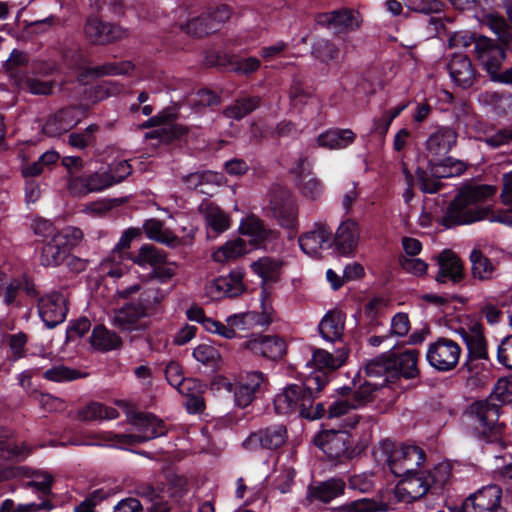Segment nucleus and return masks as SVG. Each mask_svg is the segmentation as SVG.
I'll return each instance as SVG.
<instances>
[{
  "label": "nucleus",
  "instance_id": "64",
  "mask_svg": "<svg viewBox=\"0 0 512 512\" xmlns=\"http://www.w3.org/2000/svg\"><path fill=\"white\" fill-rule=\"evenodd\" d=\"M87 179L90 193L102 191L103 189L113 185L110 173L106 171L95 172L87 176Z\"/></svg>",
  "mask_w": 512,
  "mask_h": 512
},
{
  "label": "nucleus",
  "instance_id": "46",
  "mask_svg": "<svg viewBox=\"0 0 512 512\" xmlns=\"http://www.w3.org/2000/svg\"><path fill=\"white\" fill-rule=\"evenodd\" d=\"M144 231L149 239L155 240L167 245H173L177 241V237L163 224L155 219H150L144 224Z\"/></svg>",
  "mask_w": 512,
  "mask_h": 512
},
{
  "label": "nucleus",
  "instance_id": "20",
  "mask_svg": "<svg viewBox=\"0 0 512 512\" xmlns=\"http://www.w3.org/2000/svg\"><path fill=\"white\" fill-rule=\"evenodd\" d=\"M439 270L435 277L438 283L457 284L464 279V266L459 256L451 250H443L436 257Z\"/></svg>",
  "mask_w": 512,
  "mask_h": 512
},
{
  "label": "nucleus",
  "instance_id": "54",
  "mask_svg": "<svg viewBox=\"0 0 512 512\" xmlns=\"http://www.w3.org/2000/svg\"><path fill=\"white\" fill-rule=\"evenodd\" d=\"M187 133V129L180 125L165 124L147 134L149 138H159L162 142H171Z\"/></svg>",
  "mask_w": 512,
  "mask_h": 512
},
{
  "label": "nucleus",
  "instance_id": "1",
  "mask_svg": "<svg viewBox=\"0 0 512 512\" xmlns=\"http://www.w3.org/2000/svg\"><path fill=\"white\" fill-rule=\"evenodd\" d=\"M327 383L328 377L325 373L314 372L306 377L302 384L288 385L274 398L277 413H298L309 420L322 417L325 413L324 405H314V399Z\"/></svg>",
  "mask_w": 512,
  "mask_h": 512
},
{
  "label": "nucleus",
  "instance_id": "7",
  "mask_svg": "<svg viewBox=\"0 0 512 512\" xmlns=\"http://www.w3.org/2000/svg\"><path fill=\"white\" fill-rule=\"evenodd\" d=\"M85 38L92 44L106 45L126 39L129 30L113 23H106L96 16L89 17L83 28Z\"/></svg>",
  "mask_w": 512,
  "mask_h": 512
},
{
  "label": "nucleus",
  "instance_id": "51",
  "mask_svg": "<svg viewBox=\"0 0 512 512\" xmlns=\"http://www.w3.org/2000/svg\"><path fill=\"white\" fill-rule=\"evenodd\" d=\"M54 235L67 251L78 246L84 237L82 230L74 226H68L61 231H56Z\"/></svg>",
  "mask_w": 512,
  "mask_h": 512
},
{
  "label": "nucleus",
  "instance_id": "6",
  "mask_svg": "<svg viewBox=\"0 0 512 512\" xmlns=\"http://www.w3.org/2000/svg\"><path fill=\"white\" fill-rule=\"evenodd\" d=\"M424 460V451L414 445L396 447L390 452L386 459L391 472L397 477L416 472Z\"/></svg>",
  "mask_w": 512,
  "mask_h": 512
},
{
  "label": "nucleus",
  "instance_id": "12",
  "mask_svg": "<svg viewBox=\"0 0 512 512\" xmlns=\"http://www.w3.org/2000/svg\"><path fill=\"white\" fill-rule=\"evenodd\" d=\"M458 139L457 132L447 126L438 127L432 132L426 142L425 150L429 157V165L435 161H440L456 145Z\"/></svg>",
  "mask_w": 512,
  "mask_h": 512
},
{
  "label": "nucleus",
  "instance_id": "59",
  "mask_svg": "<svg viewBox=\"0 0 512 512\" xmlns=\"http://www.w3.org/2000/svg\"><path fill=\"white\" fill-rule=\"evenodd\" d=\"M190 104L194 107H210L220 103V97L208 89H200L193 95Z\"/></svg>",
  "mask_w": 512,
  "mask_h": 512
},
{
  "label": "nucleus",
  "instance_id": "58",
  "mask_svg": "<svg viewBox=\"0 0 512 512\" xmlns=\"http://www.w3.org/2000/svg\"><path fill=\"white\" fill-rule=\"evenodd\" d=\"M405 6L419 13H438L443 8V3L438 0H403Z\"/></svg>",
  "mask_w": 512,
  "mask_h": 512
},
{
  "label": "nucleus",
  "instance_id": "45",
  "mask_svg": "<svg viewBox=\"0 0 512 512\" xmlns=\"http://www.w3.org/2000/svg\"><path fill=\"white\" fill-rule=\"evenodd\" d=\"M21 80V83H16L14 86L19 90H27L34 95H50L55 86L54 81L40 80L28 74L22 77Z\"/></svg>",
  "mask_w": 512,
  "mask_h": 512
},
{
  "label": "nucleus",
  "instance_id": "26",
  "mask_svg": "<svg viewBox=\"0 0 512 512\" xmlns=\"http://www.w3.org/2000/svg\"><path fill=\"white\" fill-rule=\"evenodd\" d=\"M452 81L461 88H469L476 79L473 64L466 55L455 54L448 64Z\"/></svg>",
  "mask_w": 512,
  "mask_h": 512
},
{
  "label": "nucleus",
  "instance_id": "43",
  "mask_svg": "<svg viewBox=\"0 0 512 512\" xmlns=\"http://www.w3.org/2000/svg\"><path fill=\"white\" fill-rule=\"evenodd\" d=\"M247 252L246 243L243 239L237 238L226 242L213 253L216 262H228L241 257Z\"/></svg>",
  "mask_w": 512,
  "mask_h": 512
},
{
  "label": "nucleus",
  "instance_id": "39",
  "mask_svg": "<svg viewBox=\"0 0 512 512\" xmlns=\"http://www.w3.org/2000/svg\"><path fill=\"white\" fill-rule=\"evenodd\" d=\"M29 63V56L27 53L14 49L9 58L5 61L3 67L8 74L12 84L21 83V78L27 73L19 70L21 67H26Z\"/></svg>",
  "mask_w": 512,
  "mask_h": 512
},
{
  "label": "nucleus",
  "instance_id": "56",
  "mask_svg": "<svg viewBox=\"0 0 512 512\" xmlns=\"http://www.w3.org/2000/svg\"><path fill=\"white\" fill-rule=\"evenodd\" d=\"M43 377L54 382L71 381L80 377V373L63 365L54 366L43 373Z\"/></svg>",
  "mask_w": 512,
  "mask_h": 512
},
{
  "label": "nucleus",
  "instance_id": "48",
  "mask_svg": "<svg viewBox=\"0 0 512 512\" xmlns=\"http://www.w3.org/2000/svg\"><path fill=\"white\" fill-rule=\"evenodd\" d=\"M119 415L115 408L106 407L100 403H91L79 411V418L84 421L97 419H115Z\"/></svg>",
  "mask_w": 512,
  "mask_h": 512
},
{
  "label": "nucleus",
  "instance_id": "8",
  "mask_svg": "<svg viewBox=\"0 0 512 512\" xmlns=\"http://www.w3.org/2000/svg\"><path fill=\"white\" fill-rule=\"evenodd\" d=\"M391 492V502L411 503L423 497L431 488V483L424 473L418 471L401 476Z\"/></svg>",
  "mask_w": 512,
  "mask_h": 512
},
{
  "label": "nucleus",
  "instance_id": "62",
  "mask_svg": "<svg viewBox=\"0 0 512 512\" xmlns=\"http://www.w3.org/2000/svg\"><path fill=\"white\" fill-rule=\"evenodd\" d=\"M498 362L512 370V335L505 337L497 348Z\"/></svg>",
  "mask_w": 512,
  "mask_h": 512
},
{
  "label": "nucleus",
  "instance_id": "5",
  "mask_svg": "<svg viewBox=\"0 0 512 512\" xmlns=\"http://www.w3.org/2000/svg\"><path fill=\"white\" fill-rule=\"evenodd\" d=\"M141 301L127 303L114 311L113 325L121 332H143L148 329L147 308L143 301L144 293L140 294Z\"/></svg>",
  "mask_w": 512,
  "mask_h": 512
},
{
  "label": "nucleus",
  "instance_id": "22",
  "mask_svg": "<svg viewBox=\"0 0 512 512\" xmlns=\"http://www.w3.org/2000/svg\"><path fill=\"white\" fill-rule=\"evenodd\" d=\"M471 279L486 283L497 279L499 275L498 262L488 258L480 249L474 248L469 255Z\"/></svg>",
  "mask_w": 512,
  "mask_h": 512
},
{
  "label": "nucleus",
  "instance_id": "40",
  "mask_svg": "<svg viewBox=\"0 0 512 512\" xmlns=\"http://www.w3.org/2000/svg\"><path fill=\"white\" fill-rule=\"evenodd\" d=\"M91 345L100 351H109L118 348L121 345V339L113 332L106 329L104 326H97L94 328L91 337Z\"/></svg>",
  "mask_w": 512,
  "mask_h": 512
},
{
  "label": "nucleus",
  "instance_id": "60",
  "mask_svg": "<svg viewBox=\"0 0 512 512\" xmlns=\"http://www.w3.org/2000/svg\"><path fill=\"white\" fill-rule=\"evenodd\" d=\"M33 478L31 481L27 482L26 487L35 488L38 491H41L44 494H49L51 490V484L53 482V477L46 471H34L31 474Z\"/></svg>",
  "mask_w": 512,
  "mask_h": 512
},
{
  "label": "nucleus",
  "instance_id": "29",
  "mask_svg": "<svg viewBox=\"0 0 512 512\" xmlns=\"http://www.w3.org/2000/svg\"><path fill=\"white\" fill-rule=\"evenodd\" d=\"M239 230L242 235L249 237L250 242L255 246H260L268 239L277 238V233L266 228L263 222L255 216L243 219Z\"/></svg>",
  "mask_w": 512,
  "mask_h": 512
},
{
  "label": "nucleus",
  "instance_id": "30",
  "mask_svg": "<svg viewBox=\"0 0 512 512\" xmlns=\"http://www.w3.org/2000/svg\"><path fill=\"white\" fill-rule=\"evenodd\" d=\"M356 139V134L351 129H329L321 133L317 139V145L325 149H344Z\"/></svg>",
  "mask_w": 512,
  "mask_h": 512
},
{
  "label": "nucleus",
  "instance_id": "2",
  "mask_svg": "<svg viewBox=\"0 0 512 512\" xmlns=\"http://www.w3.org/2000/svg\"><path fill=\"white\" fill-rule=\"evenodd\" d=\"M497 189L492 185L469 186L460 193L449 204L442 224L447 228L455 225L470 224L487 218L490 214V207L484 206L483 202L494 196Z\"/></svg>",
  "mask_w": 512,
  "mask_h": 512
},
{
  "label": "nucleus",
  "instance_id": "25",
  "mask_svg": "<svg viewBox=\"0 0 512 512\" xmlns=\"http://www.w3.org/2000/svg\"><path fill=\"white\" fill-rule=\"evenodd\" d=\"M315 20L318 24L332 27L337 32L354 30L360 25L359 14L349 9L321 13L316 16Z\"/></svg>",
  "mask_w": 512,
  "mask_h": 512
},
{
  "label": "nucleus",
  "instance_id": "41",
  "mask_svg": "<svg viewBox=\"0 0 512 512\" xmlns=\"http://www.w3.org/2000/svg\"><path fill=\"white\" fill-rule=\"evenodd\" d=\"M431 168L432 174L436 178H449L454 176L461 175L467 168V165L457 159H453L451 157L445 158L440 161H435L429 165Z\"/></svg>",
  "mask_w": 512,
  "mask_h": 512
},
{
  "label": "nucleus",
  "instance_id": "17",
  "mask_svg": "<svg viewBox=\"0 0 512 512\" xmlns=\"http://www.w3.org/2000/svg\"><path fill=\"white\" fill-rule=\"evenodd\" d=\"M231 16V8L220 5L207 15L188 21L186 32L194 36H203L217 30V25L225 23Z\"/></svg>",
  "mask_w": 512,
  "mask_h": 512
},
{
  "label": "nucleus",
  "instance_id": "28",
  "mask_svg": "<svg viewBox=\"0 0 512 512\" xmlns=\"http://www.w3.org/2000/svg\"><path fill=\"white\" fill-rule=\"evenodd\" d=\"M346 484L340 478H330L308 488L307 498L323 503H329L333 499L344 494Z\"/></svg>",
  "mask_w": 512,
  "mask_h": 512
},
{
  "label": "nucleus",
  "instance_id": "33",
  "mask_svg": "<svg viewBox=\"0 0 512 512\" xmlns=\"http://www.w3.org/2000/svg\"><path fill=\"white\" fill-rule=\"evenodd\" d=\"M345 317L340 311H330L319 324V332L327 341H335L341 338L344 331Z\"/></svg>",
  "mask_w": 512,
  "mask_h": 512
},
{
  "label": "nucleus",
  "instance_id": "13",
  "mask_svg": "<svg viewBox=\"0 0 512 512\" xmlns=\"http://www.w3.org/2000/svg\"><path fill=\"white\" fill-rule=\"evenodd\" d=\"M474 50L479 62L489 75L502 67L505 52L495 40L486 36H478L475 40Z\"/></svg>",
  "mask_w": 512,
  "mask_h": 512
},
{
  "label": "nucleus",
  "instance_id": "57",
  "mask_svg": "<svg viewBox=\"0 0 512 512\" xmlns=\"http://www.w3.org/2000/svg\"><path fill=\"white\" fill-rule=\"evenodd\" d=\"M243 276L244 273L241 269L233 270L227 276H221V279L227 284L225 290L228 297H236L244 291Z\"/></svg>",
  "mask_w": 512,
  "mask_h": 512
},
{
  "label": "nucleus",
  "instance_id": "27",
  "mask_svg": "<svg viewBox=\"0 0 512 512\" xmlns=\"http://www.w3.org/2000/svg\"><path fill=\"white\" fill-rule=\"evenodd\" d=\"M359 236V226L356 221L352 219L343 221L335 233V244L338 251L343 255L351 254L358 245Z\"/></svg>",
  "mask_w": 512,
  "mask_h": 512
},
{
  "label": "nucleus",
  "instance_id": "47",
  "mask_svg": "<svg viewBox=\"0 0 512 512\" xmlns=\"http://www.w3.org/2000/svg\"><path fill=\"white\" fill-rule=\"evenodd\" d=\"M134 65L130 61L108 62L87 70V74L95 77L125 75L133 71Z\"/></svg>",
  "mask_w": 512,
  "mask_h": 512
},
{
  "label": "nucleus",
  "instance_id": "4",
  "mask_svg": "<svg viewBox=\"0 0 512 512\" xmlns=\"http://www.w3.org/2000/svg\"><path fill=\"white\" fill-rule=\"evenodd\" d=\"M461 352L458 343L441 337L428 345L426 359L435 370L448 372L457 366Z\"/></svg>",
  "mask_w": 512,
  "mask_h": 512
},
{
  "label": "nucleus",
  "instance_id": "3",
  "mask_svg": "<svg viewBox=\"0 0 512 512\" xmlns=\"http://www.w3.org/2000/svg\"><path fill=\"white\" fill-rule=\"evenodd\" d=\"M467 416L470 425L486 442L503 447L502 435L505 425L499 422V406L488 400L477 401L469 406Z\"/></svg>",
  "mask_w": 512,
  "mask_h": 512
},
{
  "label": "nucleus",
  "instance_id": "36",
  "mask_svg": "<svg viewBox=\"0 0 512 512\" xmlns=\"http://www.w3.org/2000/svg\"><path fill=\"white\" fill-rule=\"evenodd\" d=\"M165 375L169 384L176 387L180 393H186L187 391L201 387L197 380L184 378L183 370L177 362L171 361L167 364Z\"/></svg>",
  "mask_w": 512,
  "mask_h": 512
},
{
  "label": "nucleus",
  "instance_id": "35",
  "mask_svg": "<svg viewBox=\"0 0 512 512\" xmlns=\"http://www.w3.org/2000/svg\"><path fill=\"white\" fill-rule=\"evenodd\" d=\"M378 390L379 384L365 381L358 386L354 384L353 391H351L350 387L342 388V396H349L353 402L352 406L357 409L371 402Z\"/></svg>",
  "mask_w": 512,
  "mask_h": 512
},
{
  "label": "nucleus",
  "instance_id": "21",
  "mask_svg": "<svg viewBox=\"0 0 512 512\" xmlns=\"http://www.w3.org/2000/svg\"><path fill=\"white\" fill-rule=\"evenodd\" d=\"M332 230L322 222H317L312 229L299 237V245L307 255H317L322 249L329 247Z\"/></svg>",
  "mask_w": 512,
  "mask_h": 512
},
{
  "label": "nucleus",
  "instance_id": "49",
  "mask_svg": "<svg viewBox=\"0 0 512 512\" xmlns=\"http://www.w3.org/2000/svg\"><path fill=\"white\" fill-rule=\"evenodd\" d=\"M386 504H378L376 501L362 498L355 500L334 509V512H377L386 511Z\"/></svg>",
  "mask_w": 512,
  "mask_h": 512
},
{
  "label": "nucleus",
  "instance_id": "32",
  "mask_svg": "<svg viewBox=\"0 0 512 512\" xmlns=\"http://www.w3.org/2000/svg\"><path fill=\"white\" fill-rule=\"evenodd\" d=\"M347 355L344 349H338L335 353H329L324 349H315L311 362L318 369L317 372L324 373L323 370L334 371L340 368L345 363Z\"/></svg>",
  "mask_w": 512,
  "mask_h": 512
},
{
  "label": "nucleus",
  "instance_id": "44",
  "mask_svg": "<svg viewBox=\"0 0 512 512\" xmlns=\"http://www.w3.org/2000/svg\"><path fill=\"white\" fill-rule=\"evenodd\" d=\"M259 97H247L237 100L223 111L227 118L240 120L259 107Z\"/></svg>",
  "mask_w": 512,
  "mask_h": 512
},
{
  "label": "nucleus",
  "instance_id": "11",
  "mask_svg": "<svg viewBox=\"0 0 512 512\" xmlns=\"http://www.w3.org/2000/svg\"><path fill=\"white\" fill-rule=\"evenodd\" d=\"M458 333L468 349L469 360L464 366L471 371L472 360L488 359V346L483 333V326L480 322L473 320L466 327H461Z\"/></svg>",
  "mask_w": 512,
  "mask_h": 512
},
{
  "label": "nucleus",
  "instance_id": "37",
  "mask_svg": "<svg viewBox=\"0 0 512 512\" xmlns=\"http://www.w3.org/2000/svg\"><path fill=\"white\" fill-rule=\"evenodd\" d=\"M267 292L265 289L261 293V308L262 312H246L244 313V322L248 330L256 327H263L271 324L273 321V308L269 302H267Z\"/></svg>",
  "mask_w": 512,
  "mask_h": 512
},
{
  "label": "nucleus",
  "instance_id": "16",
  "mask_svg": "<svg viewBox=\"0 0 512 512\" xmlns=\"http://www.w3.org/2000/svg\"><path fill=\"white\" fill-rule=\"evenodd\" d=\"M315 444L331 459H340L349 453L350 435L345 431H323L315 437Z\"/></svg>",
  "mask_w": 512,
  "mask_h": 512
},
{
  "label": "nucleus",
  "instance_id": "9",
  "mask_svg": "<svg viewBox=\"0 0 512 512\" xmlns=\"http://www.w3.org/2000/svg\"><path fill=\"white\" fill-rule=\"evenodd\" d=\"M131 423L136 427L137 435H115L119 442L139 443L160 437L166 434L163 422L151 414L138 413L132 417Z\"/></svg>",
  "mask_w": 512,
  "mask_h": 512
},
{
  "label": "nucleus",
  "instance_id": "42",
  "mask_svg": "<svg viewBox=\"0 0 512 512\" xmlns=\"http://www.w3.org/2000/svg\"><path fill=\"white\" fill-rule=\"evenodd\" d=\"M283 263L278 259L262 257L251 264L255 274L266 281H276L278 279Z\"/></svg>",
  "mask_w": 512,
  "mask_h": 512
},
{
  "label": "nucleus",
  "instance_id": "34",
  "mask_svg": "<svg viewBox=\"0 0 512 512\" xmlns=\"http://www.w3.org/2000/svg\"><path fill=\"white\" fill-rule=\"evenodd\" d=\"M68 256L67 249L53 234L52 238L42 247L40 263L44 267L59 266Z\"/></svg>",
  "mask_w": 512,
  "mask_h": 512
},
{
  "label": "nucleus",
  "instance_id": "53",
  "mask_svg": "<svg viewBox=\"0 0 512 512\" xmlns=\"http://www.w3.org/2000/svg\"><path fill=\"white\" fill-rule=\"evenodd\" d=\"M312 53L322 62H328L338 57L339 49L326 39H318L312 46Z\"/></svg>",
  "mask_w": 512,
  "mask_h": 512
},
{
  "label": "nucleus",
  "instance_id": "52",
  "mask_svg": "<svg viewBox=\"0 0 512 512\" xmlns=\"http://www.w3.org/2000/svg\"><path fill=\"white\" fill-rule=\"evenodd\" d=\"M392 368L393 362L391 358L378 357L370 360L365 365L364 372L368 377H386Z\"/></svg>",
  "mask_w": 512,
  "mask_h": 512
},
{
  "label": "nucleus",
  "instance_id": "55",
  "mask_svg": "<svg viewBox=\"0 0 512 512\" xmlns=\"http://www.w3.org/2000/svg\"><path fill=\"white\" fill-rule=\"evenodd\" d=\"M451 477V466L448 462H441L434 466L433 470L430 471L426 478L431 483L432 486L443 487Z\"/></svg>",
  "mask_w": 512,
  "mask_h": 512
},
{
  "label": "nucleus",
  "instance_id": "24",
  "mask_svg": "<svg viewBox=\"0 0 512 512\" xmlns=\"http://www.w3.org/2000/svg\"><path fill=\"white\" fill-rule=\"evenodd\" d=\"M265 382V376L258 371L247 372L242 377L234 390L235 401L239 407H247L261 391Z\"/></svg>",
  "mask_w": 512,
  "mask_h": 512
},
{
  "label": "nucleus",
  "instance_id": "14",
  "mask_svg": "<svg viewBox=\"0 0 512 512\" xmlns=\"http://www.w3.org/2000/svg\"><path fill=\"white\" fill-rule=\"evenodd\" d=\"M82 115L83 111L79 107L62 108L48 117L42 132L49 137L60 136L76 126L81 121Z\"/></svg>",
  "mask_w": 512,
  "mask_h": 512
},
{
  "label": "nucleus",
  "instance_id": "23",
  "mask_svg": "<svg viewBox=\"0 0 512 512\" xmlns=\"http://www.w3.org/2000/svg\"><path fill=\"white\" fill-rule=\"evenodd\" d=\"M245 347L256 355L277 360L286 354V343L278 336L260 335L245 343Z\"/></svg>",
  "mask_w": 512,
  "mask_h": 512
},
{
  "label": "nucleus",
  "instance_id": "38",
  "mask_svg": "<svg viewBox=\"0 0 512 512\" xmlns=\"http://www.w3.org/2000/svg\"><path fill=\"white\" fill-rule=\"evenodd\" d=\"M419 352L415 349L406 350L392 359L393 367H397L405 378H415L419 374Z\"/></svg>",
  "mask_w": 512,
  "mask_h": 512
},
{
  "label": "nucleus",
  "instance_id": "61",
  "mask_svg": "<svg viewBox=\"0 0 512 512\" xmlns=\"http://www.w3.org/2000/svg\"><path fill=\"white\" fill-rule=\"evenodd\" d=\"M399 263L406 272L417 276L426 274L428 268V264L424 260L416 258L415 256H401L399 258Z\"/></svg>",
  "mask_w": 512,
  "mask_h": 512
},
{
  "label": "nucleus",
  "instance_id": "15",
  "mask_svg": "<svg viewBox=\"0 0 512 512\" xmlns=\"http://www.w3.org/2000/svg\"><path fill=\"white\" fill-rule=\"evenodd\" d=\"M502 489L497 485H487L463 502L465 512H498Z\"/></svg>",
  "mask_w": 512,
  "mask_h": 512
},
{
  "label": "nucleus",
  "instance_id": "10",
  "mask_svg": "<svg viewBox=\"0 0 512 512\" xmlns=\"http://www.w3.org/2000/svg\"><path fill=\"white\" fill-rule=\"evenodd\" d=\"M270 207L279 223L290 229L297 225V207L291 193L281 187L271 191Z\"/></svg>",
  "mask_w": 512,
  "mask_h": 512
},
{
  "label": "nucleus",
  "instance_id": "18",
  "mask_svg": "<svg viewBox=\"0 0 512 512\" xmlns=\"http://www.w3.org/2000/svg\"><path fill=\"white\" fill-rule=\"evenodd\" d=\"M38 309L45 325L48 328H54L66 318V298L59 292H53L40 299Z\"/></svg>",
  "mask_w": 512,
  "mask_h": 512
},
{
  "label": "nucleus",
  "instance_id": "50",
  "mask_svg": "<svg viewBox=\"0 0 512 512\" xmlns=\"http://www.w3.org/2000/svg\"><path fill=\"white\" fill-rule=\"evenodd\" d=\"M133 261L140 266H157L165 261V255L157 248L145 245L141 247L137 256L133 258Z\"/></svg>",
  "mask_w": 512,
  "mask_h": 512
},
{
  "label": "nucleus",
  "instance_id": "63",
  "mask_svg": "<svg viewBox=\"0 0 512 512\" xmlns=\"http://www.w3.org/2000/svg\"><path fill=\"white\" fill-rule=\"evenodd\" d=\"M194 358L203 364H213L219 358L218 351L207 344H200L193 350Z\"/></svg>",
  "mask_w": 512,
  "mask_h": 512
},
{
  "label": "nucleus",
  "instance_id": "31",
  "mask_svg": "<svg viewBox=\"0 0 512 512\" xmlns=\"http://www.w3.org/2000/svg\"><path fill=\"white\" fill-rule=\"evenodd\" d=\"M199 212L203 215L206 225L216 234L226 231L230 226L229 216L212 202L201 203Z\"/></svg>",
  "mask_w": 512,
  "mask_h": 512
},
{
  "label": "nucleus",
  "instance_id": "19",
  "mask_svg": "<svg viewBox=\"0 0 512 512\" xmlns=\"http://www.w3.org/2000/svg\"><path fill=\"white\" fill-rule=\"evenodd\" d=\"M287 440V430L284 425H274L258 432L251 433L243 442L248 450H255L259 447L276 449L282 446Z\"/></svg>",
  "mask_w": 512,
  "mask_h": 512
}]
</instances>
